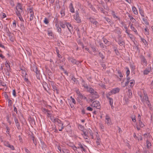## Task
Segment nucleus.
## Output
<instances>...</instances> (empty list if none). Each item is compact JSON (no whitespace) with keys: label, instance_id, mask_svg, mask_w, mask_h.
<instances>
[{"label":"nucleus","instance_id":"412c9836","mask_svg":"<svg viewBox=\"0 0 153 153\" xmlns=\"http://www.w3.org/2000/svg\"><path fill=\"white\" fill-rule=\"evenodd\" d=\"M113 94H115L118 93L120 91V89L118 88H115L111 90Z\"/></svg>","mask_w":153,"mask_h":153},{"label":"nucleus","instance_id":"20e7f679","mask_svg":"<svg viewBox=\"0 0 153 153\" xmlns=\"http://www.w3.org/2000/svg\"><path fill=\"white\" fill-rule=\"evenodd\" d=\"M68 59L69 62H71L72 63L74 64L77 65H79V63L81 62H80L79 61L76 60V59H74L73 58H71L70 57H68Z\"/></svg>","mask_w":153,"mask_h":153},{"label":"nucleus","instance_id":"6e6d98bb","mask_svg":"<svg viewBox=\"0 0 153 153\" xmlns=\"http://www.w3.org/2000/svg\"><path fill=\"white\" fill-rule=\"evenodd\" d=\"M88 92L91 94L93 93V92L95 91L92 88H88Z\"/></svg>","mask_w":153,"mask_h":153},{"label":"nucleus","instance_id":"69168bd1","mask_svg":"<svg viewBox=\"0 0 153 153\" xmlns=\"http://www.w3.org/2000/svg\"><path fill=\"white\" fill-rule=\"evenodd\" d=\"M78 97L80 99H83V96L80 92L78 94Z\"/></svg>","mask_w":153,"mask_h":153},{"label":"nucleus","instance_id":"a211bd4d","mask_svg":"<svg viewBox=\"0 0 153 153\" xmlns=\"http://www.w3.org/2000/svg\"><path fill=\"white\" fill-rule=\"evenodd\" d=\"M69 8L70 9V11L71 13H74L75 12L72 3L71 2L69 6Z\"/></svg>","mask_w":153,"mask_h":153},{"label":"nucleus","instance_id":"bb28decb","mask_svg":"<svg viewBox=\"0 0 153 153\" xmlns=\"http://www.w3.org/2000/svg\"><path fill=\"white\" fill-rule=\"evenodd\" d=\"M130 27H131V30H133L136 34H137V35L138 34V33H137V32L136 29L134 28V27L133 26L132 24L130 26Z\"/></svg>","mask_w":153,"mask_h":153},{"label":"nucleus","instance_id":"680f3d73","mask_svg":"<svg viewBox=\"0 0 153 153\" xmlns=\"http://www.w3.org/2000/svg\"><path fill=\"white\" fill-rule=\"evenodd\" d=\"M145 34L147 35H149V30L147 28V27H146L145 29Z\"/></svg>","mask_w":153,"mask_h":153},{"label":"nucleus","instance_id":"4be33fe9","mask_svg":"<svg viewBox=\"0 0 153 153\" xmlns=\"http://www.w3.org/2000/svg\"><path fill=\"white\" fill-rule=\"evenodd\" d=\"M82 84L86 89H88V85L85 83V82L82 79Z\"/></svg>","mask_w":153,"mask_h":153},{"label":"nucleus","instance_id":"5701e85b","mask_svg":"<svg viewBox=\"0 0 153 153\" xmlns=\"http://www.w3.org/2000/svg\"><path fill=\"white\" fill-rule=\"evenodd\" d=\"M114 31L118 34H120L121 33L120 29L118 27H116L115 29L114 30Z\"/></svg>","mask_w":153,"mask_h":153},{"label":"nucleus","instance_id":"603ef678","mask_svg":"<svg viewBox=\"0 0 153 153\" xmlns=\"http://www.w3.org/2000/svg\"><path fill=\"white\" fill-rule=\"evenodd\" d=\"M31 69L34 71L38 69L37 66L35 65H34L31 67Z\"/></svg>","mask_w":153,"mask_h":153},{"label":"nucleus","instance_id":"ea45409f","mask_svg":"<svg viewBox=\"0 0 153 153\" xmlns=\"http://www.w3.org/2000/svg\"><path fill=\"white\" fill-rule=\"evenodd\" d=\"M139 123L140 126L143 128L145 126L144 124L141 121V120H139Z\"/></svg>","mask_w":153,"mask_h":153},{"label":"nucleus","instance_id":"7ed1b4c3","mask_svg":"<svg viewBox=\"0 0 153 153\" xmlns=\"http://www.w3.org/2000/svg\"><path fill=\"white\" fill-rule=\"evenodd\" d=\"M99 97V96L98 93L95 91H94L93 93L91 94V97H92V98L90 100L91 102H92L94 99L98 98Z\"/></svg>","mask_w":153,"mask_h":153},{"label":"nucleus","instance_id":"2f4dec72","mask_svg":"<svg viewBox=\"0 0 153 153\" xmlns=\"http://www.w3.org/2000/svg\"><path fill=\"white\" fill-rule=\"evenodd\" d=\"M129 82L130 84V85H129L130 88H132L134 85L135 81L134 80H130Z\"/></svg>","mask_w":153,"mask_h":153},{"label":"nucleus","instance_id":"72a5a7b5","mask_svg":"<svg viewBox=\"0 0 153 153\" xmlns=\"http://www.w3.org/2000/svg\"><path fill=\"white\" fill-rule=\"evenodd\" d=\"M57 123V125L59 127L64 126H63V123L60 120H59Z\"/></svg>","mask_w":153,"mask_h":153},{"label":"nucleus","instance_id":"338daca9","mask_svg":"<svg viewBox=\"0 0 153 153\" xmlns=\"http://www.w3.org/2000/svg\"><path fill=\"white\" fill-rule=\"evenodd\" d=\"M6 133L8 134H10V128H9V127H8L6 126Z\"/></svg>","mask_w":153,"mask_h":153},{"label":"nucleus","instance_id":"c03bdc74","mask_svg":"<svg viewBox=\"0 0 153 153\" xmlns=\"http://www.w3.org/2000/svg\"><path fill=\"white\" fill-rule=\"evenodd\" d=\"M141 39L142 41V42L144 44L146 45H148V43L147 41L144 39V38H141Z\"/></svg>","mask_w":153,"mask_h":153},{"label":"nucleus","instance_id":"c85d7f7f","mask_svg":"<svg viewBox=\"0 0 153 153\" xmlns=\"http://www.w3.org/2000/svg\"><path fill=\"white\" fill-rule=\"evenodd\" d=\"M63 34L65 37L67 38L69 37H71V36H70L69 35V33L67 31H65Z\"/></svg>","mask_w":153,"mask_h":153},{"label":"nucleus","instance_id":"6e6552de","mask_svg":"<svg viewBox=\"0 0 153 153\" xmlns=\"http://www.w3.org/2000/svg\"><path fill=\"white\" fill-rule=\"evenodd\" d=\"M105 123L108 125L111 124V120L110 117L108 114L105 116Z\"/></svg>","mask_w":153,"mask_h":153},{"label":"nucleus","instance_id":"c756f323","mask_svg":"<svg viewBox=\"0 0 153 153\" xmlns=\"http://www.w3.org/2000/svg\"><path fill=\"white\" fill-rule=\"evenodd\" d=\"M89 7L94 12H96L97 10L93 6V5L90 3H89L88 4Z\"/></svg>","mask_w":153,"mask_h":153},{"label":"nucleus","instance_id":"e433bc0d","mask_svg":"<svg viewBox=\"0 0 153 153\" xmlns=\"http://www.w3.org/2000/svg\"><path fill=\"white\" fill-rule=\"evenodd\" d=\"M56 53H57V56H58V57L59 58H62V56H61V55H60L59 54V49L56 47Z\"/></svg>","mask_w":153,"mask_h":153},{"label":"nucleus","instance_id":"4c0bfd02","mask_svg":"<svg viewBox=\"0 0 153 153\" xmlns=\"http://www.w3.org/2000/svg\"><path fill=\"white\" fill-rule=\"evenodd\" d=\"M128 96L129 98L131 97L132 96V92L131 90L129 89L128 90Z\"/></svg>","mask_w":153,"mask_h":153},{"label":"nucleus","instance_id":"2eb2a0df","mask_svg":"<svg viewBox=\"0 0 153 153\" xmlns=\"http://www.w3.org/2000/svg\"><path fill=\"white\" fill-rule=\"evenodd\" d=\"M74 18L76 21L77 23H80L81 22V19L79 16H74Z\"/></svg>","mask_w":153,"mask_h":153},{"label":"nucleus","instance_id":"9b49d317","mask_svg":"<svg viewBox=\"0 0 153 153\" xmlns=\"http://www.w3.org/2000/svg\"><path fill=\"white\" fill-rule=\"evenodd\" d=\"M152 68L150 66L149 67H148L147 68H146L143 72V74L144 75L148 74L151 71Z\"/></svg>","mask_w":153,"mask_h":153},{"label":"nucleus","instance_id":"a878e982","mask_svg":"<svg viewBox=\"0 0 153 153\" xmlns=\"http://www.w3.org/2000/svg\"><path fill=\"white\" fill-rule=\"evenodd\" d=\"M132 10L135 14L137 15L138 14L137 10L134 6L132 7Z\"/></svg>","mask_w":153,"mask_h":153},{"label":"nucleus","instance_id":"cd10ccee","mask_svg":"<svg viewBox=\"0 0 153 153\" xmlns=\"http://www.w3.org/2000/svg\"><path fill=\"white\" fill-rule=\"evenodd\" d=\"M146 147L147 149H149L151 146V143L148 140H146Z\"/></svg>","mask_w":153,"mask_h":153},{"label":"nucleus","instance_id":"37998d69","mask_svg":"<svg viewBox=\"0 0 153 153\" xmlns=\"http://www.w3.org/2000/svg\"><path fill=\"white\" fill-rule=\"evenodd\" d=\"M113 94L112 91L111 90L110 92H109L108 94H106V97L107 98H110L109 96L111 95L112 94Z\"/></svg>","mask_w":153,"mask_h":153},{"label":"nucleus","instance_id":"49530a36","mask_svg":"<svg viewBox=\"0 0 153 153\" xmlns=\"http://www.w3.org/2000/svg\"><path fill=\"white\" fill-rule=\"evenodd\" d=\"M10 64L5 65L6 67L7 68L6 69L7 71H10V70L11 68L10 67Z\"/></svg>","mask_w":153,"mask_h":153},{"label":"nucleus","instance_id":"9d476101","mask_svg":"<svg viewBox=\"0 0 153 153\" xmlns=\"http://www.w3.org/2000/svg\"><path fill=\"white\" fill-rule=\"evenodd\" d=\"M90 21L93 24L97 26L99 24V23L94 18L90 17L88 18Z\"/></svg>","mask_w":153,"mask_h":153},{"label":"nucleus","instance_id":"39448f33","mask_svg":"<svg viewBox=\"0 0 153 153\" xmlns=\"http://www.w3.org/2000/svg\"><path fill=\"white\" fill-rule=\"evenodd\" d=\"M141 60V64L143 66H146L147 64V62L146 59L144 56L143 55H141L140 57Z\"/></svg>","mask_w":153,"mask_h":153},{"label":"nucleus","instance_id":"09e8293b","mask_svg":"<svg viewBox=\"0 0 153 153\" xmlns=\"http://www.w3.org/2000/svg\"><path fill=\"white\" fill-rule=\"evenodd\" d=\"M71 79L76 84L79 83V81L74 77H73Z\"/></svg>","mask_w":153,"mask_h":153},{"label":"nucleus","instance_id":"0eeeda50","mask_svg":"<svg viewBox=\"0 0 153 153\" xmlns=\"http://www.w3.org/2000/svg\"><path fill=\"white\" fill-rule=\"evenodd\" d=\"M65 24L68 30L69 31L70 33L72 34L71 31L73 30V27L72 26L70 23H69L68 22H65Z\"/></svg>","mask_w":153,"mask_h":153},{"label":"nucleus","instance_id":"a19ab883","mask_svg":"<svg viewBox=\"0 0 153 153\" xmlns=\"http://www.w3.org/2000/svg\"><path fill=\"white\" fill-rule=\"evenodd\" d=\"M117 42L120 46L124 45L125 44V42L122 40H119Z\"/></svg>","mask_w":153,"mask_h":153},{"label":"nucleus","instance_id":"f03ea898","mask_svg":"<svg viewBox=\"0 0 153 153\" xmlns=\"http://www.w3.org/2000/svg\"><path fill=\"white\" fill-rule=\"evenodd\" d=\"M91 106L93 107H96L98 109H100L101 107L100 102L97 100H95L93 102Z\"/></svg>","mask_w":153,"mask_h":153},{"label":"nucleus","instance_id":"4d7b16f0","mask_svg":"<svg viewBox=\"0 0 153 153\" xmlns=\"http://www.w3.org/2000/svg\"><path fill=\"white\" fill-rule=\"evenodd\" d=\"M16 114H17L14 112H13L12 113V115L14 120L17 119V118L16 117Z\"/></svg>","mask_w":153,"mask_h":153},{"label":"nucleus","instance_id":"a18cd8bd","mask_svg":"<svg viewBox=\"0 0 153 153\" xmlns=\"http://www.w3.org/2000/svg\"><path fill=\"white\" fill-rule=\"evenodd\" d=\"M139 12L140 14L141 15V16L142 17H144V11L143 10H142L141 9L139 8Z\"/></svg>","mask_w":153,"mask_h":153},{"label":"nucleus","instance_id":"8fccbe9b","mask_svg":"<svg viewBox=\"0 0 153 153\" xmlns=\"http://www.w3.org/2000/svg\"><path fill=\"white\" fill-rule=\"evenodd\" d=\"M126 76H129L130 74V71L129 68L128 67H126Z\"/></svg>","mask_w":153,"mask_h":153},{"label":"nucleus","instance_id":"f704fd0d","mask_svg":"<svg viewBox=\"0 0 153 153\" xmlns=\"http://www.w3.org/2000/svg\"><path fill=\"white\" fill-rule=\"evenodd\" d=\"M22 12V10H16V13L18 16H20L21 15V13Z\"/></svg>","mask_w":153,"mask_h":153},{"label":"nucleus","instance_id":"de8ad7c7","mask_svg":"<svg viewBox=\"0 0 153 153\" xmlns=\"http://www.w3.org/2000/svg\"><path fill=\"white\" fill-rule=\"evenodd\" d=\"M109 101V103L110 105H111L113 104V100L112 98H107Z\"/></svg>","mask_w":153,"mask_h":153},{"label":"nucleus","instance_id":"473e14b6","mask_svg":"<svg viewBox=\"0 0 153 153\" xmlns=\"http://www.w3.org/2000/svg\"><path fill=\"white\" fill-rule=\"evenodd\" d=\"M130 20L133 23H134L136 22L135 19L131 15L129 14L128 16Z\"/></svg>","mask_w":153,"mask_h":153},{"label":"nucleus","instance_id":"f3484780","mask_svg":"<svg viewBox=\"0 0 153 153\" xmlns=\"http://www.w3.org/2000/svg\"><path fill=\"white\" fill-rule=\"evenodd\" d=\"M65 8L64 7H63L61 8L60 12L61 15V17H64L65 16Z\"/></svg>","mask_w":153,"mask_h":153},{"label":"nucleus","instance_id":"4468645a","mask_svg":"<svg viewBox=\"0 0 153 153\" xmlns=\"http://www.w3.org/2000/svg\"><path fill=\"white\" fill-rule=\"evenodd\" d=\"M56 23L55 25V26L56 27V28L57 29V32L59 33H61V31H62V29L61 27H59V25L57 24V20H58V19L57 18H56Z\"/></svg>","mask_w":153,"mask_h":153},{"label":"nucleus","instance_id":"6ab92c4d","mask_svg":"<svg viewBox=\"0 0 153 153\" xmlns=\"http://www.w3.org/2000/svg\"><path fill=\"white\" fill-rule=\"evenodd\" d=\"M104 19L105 20L107 21L109 24H110V26H112L114 24L113 22L112 21L111 19L108 17H105Z\"/></svg>","mask_w":153,"mask_h":153},{"label":"nucleus","instance_id":"0e129e2a","mask_svg":"<svg viewBox=\"0 0 153 153\" xmlns=\"http://www.w3.org/2000/svg\"><path fill=\"white\" fill-rule=\"evenodd\" d=\"M59 119L58 118H55L52 121L54 123H56V122L57 123L58 121L59 120Z\"/></svg>","mask_w":153,"mask_h":153},{"label":"nucleus","instance_id":"3c124183","mask_svg":"<svg viewBox=\"0 0 153 153\" xmlns=\"http://www.w3.org/2000/svg\"><path fill=\"white\" fill-rule=\"evenodd\" d=\"M60 26L62 28H65V27L66 26V24H65V23L64 24H63L62 23V22H60Z\"/></svg>","mask_w":153,"mask_h":153},{"label":"nucleus","instance_id":"c9c22d12","mask_svg":"<svg viewBox=\"0 0 153 153\" xmlns=\"http://www.w3.org/2000/svg\"><path fill=\"white\" fill-rule=\"evenodd\" d=\"M41 143L42 144V149L45 150V149L47 147V146L43 142L41 141Z\"/></svg>","mask_w":153,"mask_h":153},{"label":"nucleus","instance_id":"ddd939ff","mask_svg":"<svg viewBox=\"0 0 153 153\" xmlns=\"http://www.w3.org/2000/svg\"><path fill=\"white\" fill-rule=\"evenodd\" d=\"M14 121L15 123L16 126L17 127V129L19 130H20L21 129V127L20 126L19 123V122L18 119L14 120Z\"/></svg>","mask_w":153,"mask_h":153},{"label":"nucleus","instance_id":"864d4df0","mask_svg":"<svg viewBox=\"0 0 153 153\" xmlns=\"http://www.w3.org/2000/svg\"><path fill=\"white\" fill-rule=\"evenodd\" d=\"M78 127L79 129L83 131L84 128V127L83 126H82L81 124H79L78 125Z\"/></svg>","mask_w":153,"mask_h":153},{"label":"nucleus","instance_id":"79ce46f5","mask_svg":"<svg viewBox=\"0 0 153 153\" xmlns=\"http://www.w3.org/2000/svg\"><path fill=\"white\" fill-rule=\"evenodd\" d=\"M113 17L114 18H117L119 20H120V17H118L117 16H116L115 14V13L114 11H112V14Z\"/></svg>","mask_w":153,"mask_h":153},{"label":"nucleus","instance_id":"f8f14e48","mask_svg":"<svg viewBox=\"0 0 153 153\" xmlns=\"http://www.w3.org/2000/svg\"><path fill=\"white\" fill-rule=\"evenodd\" d=\"M42 85L44 90L48 92V90H50L48 84L46 82H44L42 84Z\"/></svg>","mask_w":153,"mask_h":153},{"label":"nucleus","instance_id":"dca6fc26","mask_svg":"<svg viewBox=\"0 0 153 153\" xmlns=\"http://www.w3.org/2000/svg\"><path fill=\"white\" fill-rule=\"evenodd\" d=\"M51 86L52 87L53 90L54 91H56V93L57 94H58L59 93V90L58 88L55 85H54L53 84H51Z\"/></svg>","mask_w":153,"mask_h":153},{"label":"nucleus","instance_id":"f257e3e1","mask_svg":"<svg viewBox=\"0 0 153 153\" xmlns=\"http://www.w3.org/2000/svg\"><path fill=\"white\" fill-rule=\"evenodd\" d=\"M140 96L141 101L144 105H147L149 107L151 108L152 106L149 100V97L146 93L144 92V96L143 97L141 95Z\"/></svg>","mask_w":153,"mask_h":153},{"label":"nucleus","instance_id":"1a4fd4ad","mask_svg":"<svg viewBox=\"0 0 153 153\" xmlns=\"http://www.w3.org/2000/svg\"><path fill=\"white\" fill-rule=\"evenodd\" d=\"M78 146L77 148L78 149H80L82 151H84L85 152H86V150L85 148L83 146L80 142H79L77 144Z\"/></svg>","mask_w":153,"mask_h":153},{"label":"nucleus","instance_id":"aec40b11","mask_svg":"<svg viewBox=\"0 0 153 153\" xmlns=\"http://www.w3.org/2000/svg\"><path fill=\"white\" fill-rule=\"evenodd\" d=\"M16 10H22V8L21 4L18 3L16 7Z\"/></svg>","mask_w":153,"mask_h":153},{"label":"nucleus","instance_id":"e2e57ef3","mask_svg":"<svg viewBox=\"0 0 153 153\" xmlns=\"http://www.w3.org/2000/svg\"><path fill=\"white\" fill-rule=\"evenodd\" d=\"M114 51L116 54L118 56L120 55L119 52L117 48L114 50Z\"/></svg>","mask_w":153,"mask_h":153},{"label":"nucleus","instance_id":"b1692460","mask_svg":"<svg viewBox=\"0 0 153 153\" xmlns=\"http://www.w3.org/2000/svg\"><path fill=\"white\" fill-rule=\"evenodd\" d=\"M36 74V76L37 79H40V71H38V70H37L36 71H34Z\"/></svg>","mask_w":153,"mask_h":153},{"label":"nucleus","instance_id":"bf43d9fd","mask_svg":"<svg viewBox=\"0 0 153 153\" xmlns=\"http://www.w3.org/2000/svg\"><path fill=\"white\" fill-rule=\"evenodd\" d=\"M34 16V13L30 14V19H29V20H30V21H31L33 20Z\"/></svg>","mask_w":153,"mask_h":153},{"label":"nucleus","instance_id":"774afa93","mask_svg":"<svg viewBox=\"0 0 153 153\" xmlns=\"http://www.w3.org/2000/svg\"><path fill=\"white\" fill-rule=\"evenodd\" d=\"M44 22L46 24H47L49 23L48 19L46 18H45L44 21Z\"/></svg>","mask_w":153,"mask_h":153},{"label":"nucleus","instance_id":"393cba45","mask_svg":"<svg viewBox=\"0 0 153 153\" xmlns=\"http://www.w3.org/2000/svg\"><path fill=\"white\" fill-rule=\"evenodd\" d=\"M43 110L44 111H45V113H47V116L48 117H49L51 116L50 115L51 114L50 111L48 109H46L45 108H44Z\"/></svg>","mask_w":153,"mask_h":153},{"label":"nucleus","instance_id":"58836bf2","mask_svg":"<svg viewBox=\"0 0 153 153\" xmlns=\"http://www.w3.org/2000/svg\"><path fill=\"white\" fill-rule=\"evenodd\" d=\"M48 35L49 36H51L52 38L54 37V35L52 31L51 30H48Z\"/></svg>","mask_w":153,"mask_h":153},{"label":"nucleus","instance_id":"7c9ffc66","mask_svg":"<svg viewBox=\"0 0 153 153\" xmlns=\"http://www.w3.org/2000/svg\"><path fill=\"white\" fill-rule=\"evenodd\" d=\"M143 20V24H145L146 25H149V22H148L147 20V19L143 18L142 19Z\"/></svg>","mask_w":153,"mask_h":153},{"label":"nucleus","instance_id":"052dcab7","mask_svg":"<svg viewBox=\"0 0 153 153\" xmlns=\"http://www.w3.org/2000/svg\"><path fill=\"white\" fill-rule=\"evenodd\" d=\"M32 140L33 141V143L35 144V146H36L37 145V141L36 139L34 137H32Z\"/></svg>","mask_w":153,"mask_h":153},{"label":"nucleus","instance_id":"13d9d810","mask_svg":"<svg viewBox=\"0 0 153 153\" xmlns=\"http://www.w3.org/2000/svg\"><path fill=\"white\" fill-rule=\"evenodd\" d=\"M100 138H97V140L96 141V143L97 146L100 145Z\"/></svg>","mask_w":153,"mask_h":153},{"label":"nucleus","instance_id":"423d86ee","mask_svg":"<svg viewBox=\"0 0 153 153\" xmlns=\"http://www.w3.org/2000/svg\"><path fill=\"white\" fill-rule=\"evenodd\" d=\"M4 144L5 146L10 148L11 150H15V148L13 146L10 145L8 141H4Z\"/></svg>","mask_w":153,"mask_h":153},{"label":"nucleus","instance_id":"5fc2aeb1","mask_svg":"<svg viewBox=\"0 0 153 153\" xmlns=\"http://www.w3.org/2000/svg\"><path fill=\"white\" fill-rule=\"evenodd\" d=\"M99 54L101 58L102 59H103L105 58V56L103 55V54L101 53V52H99Z\"/></svg>","mask_w":153,"mask_h":153}]
</instances>
